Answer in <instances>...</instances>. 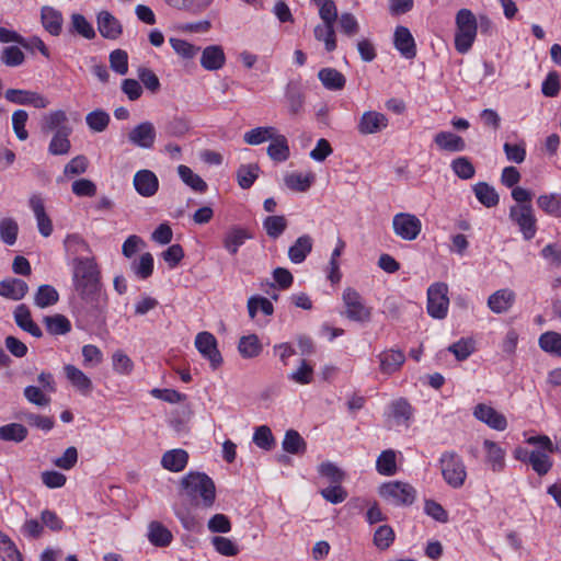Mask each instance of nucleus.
<instances>
[{
	"label": "nucleus",
	"instance_id": "nucleus-30",
	"mask_svg": "<svg viewBox=\"0 0 561 561\" xmlns=\"http://www.w3.org/2000/svg\"><path fill=\"white\" fill-rule=\"evenodd\" d=\"M67 379L71 385L82 394H88L92 391L91 379L75 365L68 364L64 367Z\"/></svg>",
	"mask_w": 561,
	"mask_h": 561
},
{
	"label": "nucleus",
	"instance_id": "nucleus-8",
	"mask_svg": "<svg viewBox=\"0 0 561 561\" xmlns=\"http://www.w3.org/2000/svg\"><path fill=\"white\" fill-rule=\"evenodd\" d=\"M510 218L515 222L525 240H531L537 232V219L531 205H513L510 208Z\"/></svg>",
	"mask_w": 561,
	"mask_h": 561
},
{
	"label": "nucleus",
	"instance_id": "nucleus-34",
	"mask_svg": "<svg viewBox=\"0 0 561 561\" xmlns=\"http://www.w3.org/2000/svg\"><path fill=\"white\" fill-rule=\"evenodd\" d=\"M43 323L46 328V331L51 335H66L71 331L72 328L69 319L60 313L45 316L43 318Z\"/></svg>",
	"mask_w": 561,
	"mask_h": 561
},
{
	"label": "nucleus",
	"instance_id": "nucleus-11",
	"mask_svg": "<svg viewBox=\"0 0 561 561\" xmlns=\"http://www.w3.org/2000/svg\"><path fill=\"white\" fill-rule=\"evenodd\" d=\"M7 101L19 105H33L36 108H45L49 101L42 94L21 89H8L4 93Z\"/></svg>",
	"mask_w": 561,
	"mask_h": 561
},
{
	"label": "nucleus",
	"instance_id": "nucleus-53",
	"mask_svg": "<svg viewBox=\"0 0 561 561\" xmlns=\"http://www.w3.org/2000/svg\"><path fill=\"white\" fill-rule=\"evenodd\" d=\"M169 7L183 10L192 13H197L205 10L210 0H163Z\"/></svg>",
	"mask_w": 561,
	"mask_h": 561
},
{
	"label": "nucleus",
	"instance_id": "nucleus-41",
	"mask_svg": "<svg viewBox=\"0 0 561 561\" xmlns=\"http://www.w3.org/2000/svg\"><path fill=\"white\" fill-rule=\"evenodd\" d=\"M276 131L277 129L273 126L255 127L243 135V140L248 145L257 146L270 141Z\"/></svg>",
	"mask_w": 561,
	"mask_h": 561
},
{
	"label": "nucleus",
	"instance_id": "nucleus-1",
	"mask_svg": "<svg viewBox=\"0 0 561 561\" xmlns=\"http://www.w3.org/2000/svg\"><path fill=\"white\" fill-rule=\"evenodd\" d=\"M72 285L89 312L98 316L106 306L102 293L101 271L93 256L73 257Z\"/></svg>",
	"mask_w": 561,
	"mask_h": 561
},
{
	"label": "nucleus",
	"instance_id": "nucleus-35",
	"mask_svg": "<svg viewBox=\"0 0 561 561\" xmlns=\"http://www.w3.org/2000/svg\"><path fill=\"white\" fill-rule=\"evenodd\" d=\"M477 199L485 207L491 208L499 204L500 197L495 188L486 182H478L473 185Z\"/></svg>",
	"mask_w": 561,
	"mask_h": 561
},
{
	"label": "nucleus",
	"instance_id": "nucleus-44",
	"mask_svg": "<svg viewBox=\"0 0 561 561\" xmlns=\"http://www.w3.org/2000/svg\"><path fill=\"white\" fill-rule=\"evenodd\" d=\"M59 300V294L51 285H41L34 296V304L44 309L54 306Z\"/></svg>",
	"mask_w": 561,
	"mask_h": 561
},
{
	"label": "nucleus",
	"instance_id": "nucleus-13",
	"mask_svg": "<svg viewBox=\"0 0 561 561\" xmlns=\"http://www.w3.org/2000/svg\"><path fill=\"white\" fill-rule=\"evenodd\" d=\"M473 416L495 431H504L507 427L506 417L485 403H479L474 407Z\"/></svg>",
	"mask_w": 561,
	"mask_h": 561
},
{
	"label": "nucleus",
	"instance_id": "nucleus-7",
	"mask_svg": "<svg viewBox=\"0 0 561 561\" xmlns=\"http://www.w3.org/2000/svg\"><path fill=\"white\" fill-rule=\"evenodd\" d=\"M448 286L445 283H434L427 289V312L434 319H444L447 316L449 298Z\"/></svg>",
	"mask_w": 561,
	"mask_h": 561
},
{
	"label": "nucleus",
	"instance_id": "nucleus-9",
	"mask_svg": "<svg viewBox=\"0 0 561 561\" xmlns=\"http://www.w3.org/2000/svg\"><path fill=\"white\" fill-rule=\"evenodd\" d=\"M392 229L396 236L405 241L415 240L422 230L421 220L410 213H398L392 218Z\"/></svg>",
	"mask_w": 561,
	"mask_h": 561
},
{
	"label": "nucleus",
	"instance_id": "nucleus-4",
	"mask_svg": "<svg viewBox=\"0 0 561 561\" xmlns=\"http://www.w3.org/2000/svg\"><path fill=\"white\" fill-rule=\"evenodd\" d=\"M444 481L453 489H460L467 479V468L456 451H444L439 458Z\"/></svg>",
	"mask_w": 561,
	"mask_h": 561
},
{
	"label": "nucleus",
	"instance_id": "nucleus-21",
	"mask_svg": "<svg viewBox=\"0 0 561 561\" xmlns=\"http://www.w3.org/2000/svg\"><path fill=\"white\" fill-rule=\"evenodd\" d=\"M515 293L508 288L499 289L488 298V307L494 313L507 312L515 301Z\"/></svg>",
	"mask_w": 561,
	"mask_h": 561
},
{
	"label": "nucleus",
	"instance_id": "nucleus-2",
	"mask_svg": "<svg viewBox=\"0 0 561 561\" xmlns=\"http://www.w3.org/2000/svg\"><path fill=\"white\" fill-rule=\"evenodd\" d=\"M181 486L193 505L203 508L213 507L216 500V486L213 479L206 473L188 472L182 478Z\"/></svg>",
	"mask_w": 561,
	"mask_h": 561
},
{
	"label": "nucleus",
	"instance_id": "nucleus-42",
	"mask_svg": "<svg viewBox=\"0 0 561 561\" xmlns=\"http://www.w3.org/2000/svg\"><path fill=\"white\" fill-rule=\"evenodd\" d=\"M260 167L256 163L241 164L237 170V181L241 188H250L259 178Z\"/></svg>",
	"mask_w": 561,
	"mask_h": 561
},
{
	"label": "nucleus",
	"instance_id": "nucleus-3",
	"mask_svg": "<svg viewBox=\"0 0 561 561\" xmlns=\"http://www.w3.org/2000/svg\"><path fill=\"white\" fill-rule=\"evenodd\" d=\"M478 19L469 9H460L456 14L455 48L460 54L468 53L476 39Z\"/></svg>",
	"mask_w": 561,
	"mask_h": 561
},
{
	"label": "nucleus",
	"instance_id": "nucleus-48",
	"mask_svg": "<svg viewBox=\"0 0 561 561\" xmlns=\"http://www.w3.org/2000/svg\"><path fill=\"white\" fill-rule=\"evenodd\" d=\"M542 351L561 357V334L554 331H548L540 335L538 340Z\"/></svg>",
	"mask_w": 561,
	"mask_h": 561
},
{
	"label": "nucleus",
	"instance_id": "nucleus-50",
	"mask_svg": "<svg viewBox=\"0 0 561 561\" xmlns=\"http://www.w3.org/2000/svg\"><path fill=\"white\" fill-rule=\"evenodd\" d=\"M70 32L79 34L87 39H93L95 37V31L92 24L80 13L71 14Z\"/></svg>",
	"mask_w": 561,
	"mask_h": 561
},
{
	"label": "nucleus",
	"instance_id": "nucleus-49",
	"mask_svg": "<svg viewBox=\"0 0 561 561\" xmlns=\"http://www.w3.org/2000/svg\"><path fill=\"white\" fill-rule=\"evenodd\" d=\"M263 228L272 239L279 238L287 228V220L282 215L267 216L263 220Z\"/></svg>",
	"mask_w": 561,
	"mask_h": 561
},
{
	"label": "nucleus",
	"instance_id": "nucleus-10",
	"mask_svg": "<svg viewBox=\"0 0 561 561\" xmlns=\"http://www.w3.org/2000/svg\"><path fill=\"white\" fill-rule=\"evenodd\" d=\"M195 346L204 358L209 360L213 369H217L222 364V357L217 348V341L209 332H201L195 337Z\"/></svg>",
	"mask_w": 561,
	"mask_h": 561
},
{
	"label": "nucleus",
	"instance_id": "nucleus-5",
	"mask_svg": "<svg viewBox=\"0 0 561 561\" xmlns=\"http://www.w3.org/2000/svg\"><path fill=\"white\" fill-rule=\"evenodd\" d=\"M378 493L386 502L396 506H410L416 499L415 488L402 481H389L379 486Z\"/></svg>",
	"mask_w": 561,
	"mask_h": 561
},
{
	"label": "nucleus",
	"instance_id": "nucleus-61",
	"mask_svg": "<svg viewBox=\"0 0 561 561\" xmlns=\"http://www.w3.org/2000/svg\"><path fill=\"white\" fill-rule=\"evenodd\" d=\"M0 557L3 561H23L14 542L0 531Z\"/></svg>",
	"mask_w": 561,
	"mask_h": 561
},
{
	"label": "nucleus",
	"instance_id": "nucleus-51",
	"mask_svg": "<svg viewBox=\"0 0 561 561\" xmlns=\"http://www.w3.org/2000/svg\"><path fill=\"white\" fill-rule=\"evenodd\" d=\"M130 268L137 277L147 279L153 273V256L149 252L141 254L139 260L130 264Z\"/></svg>",
	"mask_w": 561,
	"mask_h": 561
},
{
	"label": "nucleus",
	"instance_id": "nucleus-52",
	"mask_svg": "<svg viewBox=\"0 0 561 561\" xmlns=\"http://www.w3.org/2000/svg\"><path fill=\"white\" fill-rule=\"evenodd\" d=\"M537 205L546 214L558 216L561 208V197L558 193L542 194L538 196Z\"/></svg>",
	"mask_w": 561,
	"mask_h": 561
},
{
	"label": "nucleus",
	"instance_id": "nucleus-38",
	"mask_svg": "<svg viewBox=\"0 0 561 561\" xmlns=\"http://www.w3.org/2000/svg\"><path fill=\"white\" fill-rule=\"evenodd\" d=\"M68 118L66 112L62 110L51 111L45 114L42 118L41 129L43 133L57 131L66 125Z\"/></svg>",
	"mask_w": 561,
	"mask_h": 561
},
{
	"label": "nucleus",
	"instance_id": "nucleus-46",
	"mask_svg": "<svg viewBox=\"0 0 561 561\" xmlns=\"http://www.w3.org/2000/svg\"><path fill=\"white\" fill-rule=\"evenodd\" d=\"M27 428L20 423H10L0 427V439L21 443L27 437Z\"/></svg>",
	"mask_w": 561,
	"mask_h": 561
},
{
	"label": "nucleus",
	"instance_id": "nucleus-54",
	"mask_svg": "<svg viewBox=\"0 0 561 561\" xmlns=\"http://www.w3.org/2000/svg\"><path fill=\"white\" fill-rule=\"evenodd\" d=\"M528 462L539 476H545L552 467L550 457L541 451L533 450L528 456Z\"/></svg>",
	"mask_w": 561,
	"mask_h": 561
},
{
	"label": "nucleus",
	"instance_id": "nucleus-19",
	"mask_svg": "<svg viewBox=\"0 0 561 561\" xmlns=\"http://www.w3.org/2000/svg\"><path fill=\"white\" fill-rule=\"evenodd\" d=\"M100 34L107 39H116L122 34L121 22L108 11H101L96 18Z\"/></svg>",
	"mask_w": 561,
	"mask_h": 561
},
{
	"label": "nucleus",
	"instance_id": "nucleus-37",
	"mask_svg": "<svg viewBox=\"0 0 561 561\" xmlns=\"http://www.w3.org/2000/svg\"><path fill=\"white\" fill-rule=\"evenodd\" d=\"M483 446L486 450V461L491 465L494 472L504 468L505 451L493 440L485 439Z\"/></svg>",
	"mask_w": 561,
	"mask_h": 561
},
{
	"label": "nucleus",
	"instance_id": "nucleus-56",
	"mask_svg": "<svg viewBox=\"0 0 561 561\" xmlns=\"http://www.w3.org/2000/svg\"><path fill=\"white\" fill-rule=\"evenodd\" d=\"M89 128L95 133L104 131L110 123V115L103 110H94L85 116Z\"/></svg>",
	"mask_w": 561,
	"mask_h": 561
},
{
	"label": "nucleus",
	"instance_id": "nucleus-63",
	"mask_svg": "<svg viewBox=\"0 0 561 561\" xmlns=\"http://www.w3.org/2000/svg\"><path fill=\"white\" fill-rule=\"evenodd\" d=\"M288 379L299 383V385H309L313 379V368L308 364L307 360L302 359L300 362L299 367L288 374Z\"/></svg>",
	"mask_w": 561,
	"mask_h": 561
},
{
	"label": "nucleus",
	"instance_id": "nucleus-22",
	"mask_svg": "<svg viewBox=\"0 0 561 561\" xmlns=\"http://www.w3.org/2000/svg\"><path fill=\"white\" fill-rule=\"evenodd\" d=\"M226 56L219 45H210L203 49L201 56V66L209 71L218 70L224 67Z\"/></svg>",
	"mask_w": 561,
	"mask_h": 561
},
{
	"label": "nucleus",
	"instance_id": "nucleus-24",
	"mask_svg": "<svg viewBox=\"0 0 561 561\" xmlns=\"http://www.w3.org/2000/svg\"><path fill=\"white\" fill-rule=\"evenodd\" d=\"M313 248V239L309 234H302L297 238L293 245L288 249V259L294 264H301L311 253Z\"/></svg>",
	"mask_w": 561,
	"mask_h": 561
},
{
	"label": "nucleus",
	"instance_id": "nucleus-58",
	"mask_svg": "<svg viewBox=\"0 0 561 561\" xmlns=\"http://www.w3.org/2000/svg\"><path fill=\"white\" fill-rule=\"evenodd\" d=\"M455 174L461 180H470L474 176L476 169L467 157H458L450 164Z\"/></svg>",
	"mask_w": 561,
	"mask_h": 561
},
{
	"label": "nucleus",
	"instance_id": "nucleus-28",
	"mask_svg": "<svg viewBox=\"0 0 561 561\" xmlns=\"http://www.w3.org/2000/svg\"><path fill=\"white\" fill-rule=\"evenodd\" d=\"M71 133V127H62L57 130L49 142L48 152L51 156L68 154L71 149V142L69 140Z\"/></svg>",
	"mask_w": 561,
	"mask_h": 561
},
{
	"label": "nucleus",
	"instance_id": "nucleus-31",
	"mask_svg": "<svg viewBox=\"0 0 561 561\" xmlns=\"http://www.w3.org/2000/svg\"><path fill=\"white\" fill-rule=\"evenodd\" d=\"M318 79L322 85L330 91H340L346 84V78L342 72L334 68H322L318 72Z\"/></svg>",
	"mask_w": 561,
	"mask_h": 561
},
{
	"label": "nucleus",
	"instance_id": "nucleus-36",
	"mask_svg": "<svg viewBox=\"0 0 561 561\" xmlns=\"http://www.w3.org/2000/svg\"><path fill=\"white\" fill-rule=\"evenodd\" d=\"M314 38L324 44L327 51L331 53L336 49V35L334 24L321 23L314 26Z\"/></svg>",
	"mask_w": 561,
	"mask_h": 561
},
{
	"label": "nucleus",
	"instance_id": "nucleus-26",
	"mask_svg": "<svg viewBox=\"0 0 561 561\" xmlns=\"http://www.w3.org/2000/svg\"><path fill=\"white\" fill-rule=\"evenodd\" d=\"M434 142L440 150L449 152H461L466 149L465 139L451 131L437 133Z\"/></svg>",
	"mask_w": 561,
	"mask_h": 561
},
{
	"label": "nucleus",
	"instance_id": "nucleus-15",
	"mask_svg": "<svg viewBox=\"0 0 561 561\" xmlns=\"http://www.w3.org/2000/svg\"><path fill=\"white\" fill-rule=\"evenodd\" d=\"M388 126V118L385 114L376 111H367L363 113L357 130L362 135L377 134Z\"/></svg>",
	"mask_w": 561,
	"mask_h": 561
},
{
	"label": "nucleus",
	"instance_id": "nucleus-23",
	"mask_svg": "<svg viewBox=\"0 0 561 561\" xmlns=\"http://www.w3.org/2000/svg\"><path fill=\"white\" fill-rule=\"evenodd\" d=\"M30 206L35 215L38 231L43 237H49L53 232V224L45 211L43 199L38 195L30 198Z\"/></svg>",
	"mask_w": 561,
	"mask_h": 561
},
{
	"label": "nucleus",
	"instance_id": "nucleus-16",
	"mask_svg": "<svg viewBox=\"0 0 561 561\" xmlns=\"http://www.w3.org/2000/svg\"><path fill=\"white\" fill-rule=\"evenodd\" d=\"M252 237L249 229L233 226L225 233L222 245L229 254L236 255L240 247H242L247 240L252 239Z\"/></svg>",
	"mask_w": 561,
	"mask_h": 561
},
{
	"label": "nucleus",
	"instance_id": "nucleus-17",
	"mask_svg": "<svg viewBox=\"0 0 561 561\" xmlns=\"http://www.w3.org/2000/svg\"><path fill=\"white\" fill-rule=\"evenodd\" d=\"M13 317H14V321H15L16 325L21 330H23L24 332H27L28 334H31L32 336H34L36 339H39L43 336L42 329L32 319L30 308L26 305L21 304V305L16 306L13 311Z\"/></svg>",
	"mask_w": 561,
	"mask_h": 561
},
{
	"label": "nucleus",
	"instance_id": "nucleus-59",
	"mask_svg": "<svg viewBox=\"0 0 561 561\" xmlns=\"http://www.w3.org/2000/svg\"><path fill=\"white\" fill-rule=\"evenodd\" d=\"M19 226L12 218H3L0 220V239L8 245H13L16 241Z\"/></svg>",
	"mask_w": 561,
	"mask_h": 561
},
{
	"label": "nucleus",
	"instance_id": "nucleus-47",
	"mask_svg": "<svg viewBox=\"0 0 561 561\" xmlns=\"http://www.w3.org/2000/svg\"><path fill=\"white\" fill-rule=\"evenodd\" d=\"M314 180V175L312 173L301 174V173H290L284 178V182L288 188L295 192H307L311 186Z\"/></svg>",
	"mask_w": 561,
	"mask_h": 561
},
{
	"label": "nucleus",
	"instance_id": "nucleus-43",
	"mask_svg": "<svg viewBox=\"0 0 561 561\" xmlns=\"http://www.w3.org/2000/svg\"><path fill=\"white\" fill-rule=\"evenodd\" d=\"M238 351L243 358H253L261 354L262 344L255 334L245 335L240 339Z\"/></svg>",
	"mask_w": 561,
	"mask_h": 561
},
{
	"label": "nucleus",
	"instance_id": "nucleus-29",
	"mask_svg": "<svg viewBox=\"0 0 561 561\" xmlns=\"http://www.w3.org/2000/svg\"><path fill=\"white\" fill-rule=\"evenodd\" d=\"M188 461V454L181 448L171 449L163 454L161 465L164 469L172 472L184 470Z\"/></svg>",
	"mask_w": 561,
	"mask_h": 561
},
{
	"label": "nucleus",
	"instance_id": "nucleus-25",
	"mask_svg": "<svg viewBox=\"0 0 561 561\" xmlns=\"http://www.w3.org/2000/svg\"><path fill=\"white\" fill-rule=\"evenodd\" d=\"M28 291V285L20 278H5L0 282V296L11 299L21 300Z\"/></svg>",
	"mask_w": 561,
	"mask_h": 561
},
{
	"label": "nucleus",
	"instance_id": "nucleus-64",
	"mask_svg": "<svg viewBox=\"0 0 561 561\" xmlns=\"http://www.w3.org/2000/svg\"><path fill=\"white\" fill-rule=\"evenodd\" d=\"M169 43L173 50L185 59H192L196 56V54L199 51V47L180 38L171 37L169 39Z\"/></svg>",
	"mask_w": 561,
	"mask_h": 561
},
{
	"label": "nucleus",
	"instance_id": "nucleus-45",
	"mask_svg": "<svg viewBox=\"0 0 561 561\" xmlns=\"http://www.w3.org/2000/svg\"><path fill=\"white\" fill-rule=\"evenodd\" d=\"M376 470L382 476H393L397 472L396 451L386 449L376 460Z\"/></svg>",
	"mask_w": 561,
	"mask_h": 561
},
{
	"label": "nucleus",
	"instance_id": "nucleus-60",
	"mask_svg": "<svg viewBox=\"0 0 561 561\" xmlns=\"http://www.w3.org/2000/svg\"><path fill=\"white\" fill-rule=\"evenodd\" d=\"M0 60L7 67H19L24 60V53L18 46H7L0 54Z\"/></svg>",
	"mask_w": 561,
	"mask_h": 561
},
{
	"label": "nucleus",
	"instance_id": "nucleus-14",
	"mask_svg": "<svg viewBox=\"0 0 561 561\" xmlns=\"http://www.w3.org/2000/svg\"><path fill=\"white\" fill-rule=\"evenodd\" d=\"M133 184L136 192L142 197H151L159 190L157 175L147 169L139 170L135 173Z\"/></svg>",
	"mask_w": 561,
	"mask_h": 561
},
{
	"label": "nucleus",
	"instance_id": "nucleus-57",
	"mask_svg": "<svg viewBox=\"0 0 561 561\" xmlns=\"http://www.w3.org/2000/svg\"><path fill=\"white\" fill-rule=\"evenodd\" d=\"M283 448L289 454H299L305 451L306 443L297 431L289 430L285 434Z\"/></svg>",
	"mask_w": 561,
	"mask_h": 561
},
{
	"label": "nucleus",
	"instance_id": "nucleus-33",
	"mask_svg": "<svg viewBox=\"0 0 561 561\" xmlns=\"http://www.w3.org/2000/svg\"><path fill=\"white\" fill-rule=\"evenodd\" d=\"M405 360L403 352L390 350L379 355L380 370L386 375H391L400 369Z\"/></svg>",
	"mask_w": 561,
	"mask_h": 561
},
{
	"label": "nucleus",
	"instance_id": "nucleus-40",
	"mask_svg": "<svg viewBox=\"0 0 561 561\" xmlns=\"http://www.w3.org/2000/svg\"><path fill=\"white\" fill-rule=\"evenodd\" d=\"M178 173L181 180L193 191L198 193H204L207 191V183L198 174L194 173L187 165H179Z\"/></svg>",
	"mask_w": 561,
	"mask_h": 561
},
{
	"label": "nucleus",
	"instance_id": "nucleus-6",
	"mask_svg": "<svg viewBox=\"0 0 561 561\" xmlns=\"http://www.w3.org/2000/svg\"><path fill=\"white\" fill-rule=\"evenodd\" d=\"M342 300L347 319L362 323L370 320L371 309L365 305L363 297L354 288L344 289Z\"/></svg>",
	"mask_w": 561,
	"mask_h": 561
},
{
	"label": "nucleus",
	"instance_id": "nucleus-62",
	"mask_svg": "<svg viewBox=\"0 0 561 561\" xmlns=\"http://www.w3.org/2000/svg\"><path fill=\"white\" fill-rule=\"evenodd\" d=\"M394 541V531L389 525L379 526L374 534V545L379 550H387Z\"/></svg>",
	"mask_w": 561,
	"mask_h": 561
},
{
	"label": "nucleus",
	"instance_id": "nucleus-32",
	"mask_svg": "<svg viewBox=\"0 0 561 561\" xmlns=\"http://www.w3.org/2000/svg\"><path fill=\"white\" fill-rule=\"evenodd\" d=\"M285 98L288 104V111L291 115H298L305 103V94L298 82H289L286 85Z\"/></svg>",
	"mask_w": 561,
	"mask_h": 561
},
{
	"label": "nucleus",
	"instance_id": "nucleus-39",
	"mask_svg": "<svg viewBox=\"0 0 561 561\" xmlns=\"http://www.w3.org/2000/svg\"><path fill=\"white\" fill-rule=\"evenodd\" d=\"M148 538L152 545L157 547H165L172 541V534L159 522H151L149 525Z\"/></svg>",
	"mask_w": 561,
	"mask_h": 561
},
{
	"label": "nucleus",
	"instance_id": "nucleus-12",
	"mask_svg": "<svg viewBox=\"0 0 561 561\" xmlns=\"http://www.w3.org/2000/svg\"><path fill=\"white\" fill-rule=\"evenodd\" d=\"M128 141L142 149H151L154 145L157 133L151 122H142L128 133Z\"/></svg>",
	"mask_w": 561,
	"mask_h": 561
},
{
	"label": "nucleus",
	"instance_id": "nucleus-55",
	"mask_svg": "<svg viewBox=\"0 0 561 561\" xmlns=\"http://www.w3.org/2000/svg\"><path fill=\"white\" fill-rule=\"evenodd\" d=\"M64 247L66 252L69 255H73L75 257H79L78 254L88 252L90 253V247L87 241L80 237L79 234H68L64 241Z\"/></svg>",
	"mask_w": 561,
	"mask_h": 561
},
{
	"label": "nucleus",
	"instance_id": "nucleus-18",
	"mask_svg": "<svg viewBox=\"0 0 561 561\" xmlns=\"http://www.w3.org/2000/svg\"><path fill=\"white\" fill-rule=\"evenodd\" d=\"M393 44L407 59H412L416 56L415 42L408 27L401 25L396 27Z\"/></svg>",
	"mask_w": 561,
	"mask_h": 561
},
{
	"label": "nucleus",
	"instance_id": "nucleus-27",
	"mask_svg": "<svg viewBox=\"0 0 561 561\" xmlns=\"http://www.w3.org/2000/svg\"><path fill=\"white\" fill-rule=\"evenodd\" d=\"M270 141L271 142L266 149L267 156L275 162L286 161L290 156L287 138L278 131H276V134Z\"/></svg>",
	"mask_w": 561,
	"mask_h": 561
},
{
	"label": "nucleus",
	"instance_id": "nucleus-20",
	"mask_svg": "<svg viewBox=\"0 0 561 561\" xmlns=\"http://www.w3.org/2000/svg\"><path fill=\"white\" fill-rule=\"evenodd\" d=\"M43 27L51 35L59 36L62 32L64 18L60 11L53 7L44 5L41 10Z\"/></svg>",
	"mask_w": 561,
	"mask_h": 561
}]
</instances>
